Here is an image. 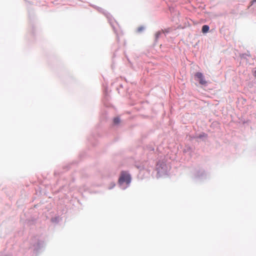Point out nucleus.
I'll list each match as a JSON object with an SVG mask.
<instances>
[{
  "mask_svg": "<svg viewBox=\"0 0 256 256\" xmlns=\"http://www.w3.org/2000/svg\"><path fill=\"white\" fill-rule=\"evenodd\" d=\"M131 181V178L129 174H127L125 172H122L120 174V176L118 180V182L122 184L124 182L126 184H129Z\"/></svg>",
  "mask_w": 256,
  "mask_h": 256,
  "instance_id": "f257e3e1",
  "label": "nucleus"
},
{
  "mask_svg": "<svg viewBox=\"0 0 256 256\" xmlns=\"http://www.w3.org/2000/svg\"><path fill=\"white\" fill-rule=\"evenodd\" d=\"M195 78L198 79L199 82V83L202 85H206L207 84V81L205 80L204 76L203 74L201 72H198L195 75Z\"/></svg>",
  "mask_w": 256,
  "mask_h": 256,
  "instance_id": "f03ea898",
  "label": "nucleus"
},
{
  "mask_svg": "<svg viewBox=\"0 0 256 256\" xmlns=\"http://www.w3.org/2000/svg\"><path fill=\"white\" fill-rule=\"evenodd\" d=\"M209 26L208 25H204L202 27V32L203 33H206L209 30Z\"/></svg>",
  "mask_w": 256,
  "mask_h": 256,
  "instance_id": "7ed1b4c3",
  "label": "nucleus"
},
{
  "mask_svg": "<svg viewBox=\"0 0 256 256\" xmlns=\"http://www.w3.org/2000/svg\"><path fill=\"white\" fill-rule=\"evenodd\" d=\"M120 122V120L118 118H115L114 119V122L116 124H118Z\"/></svg>",
  "mask_w": 256,
  "mask_h": 256,
  "instance_id": "20e7f679",
  "label": "nucleus"
},
{
  "mask_svg": "<svg viewBox=\"0 0 256 256\" xmlns=\"http://www.w3.org/2000/svg\"><path fill=\"white\" fill-rule=\"evenodd\" d=\"M254 76L256 78V70L254 72Z\"/></svg>",
  "mask_w": 256,
  "mask_h": 256,
  "instance_id": "39448f33",
  "label": "nucleus"
},
{
  "mask_svg": "<svg viewBox=\"0 0 256 256\" xmlns=\"http://www.w3.org/2000/svg\"><path fill=\"white\" fill-rule=\"evenodd\" d=\"M254 2H256V0H254Z\"/></svg>",
  "mask_w": 256,
  "mask_h": 256,
  "instance_id": "423d86ee",
  "label": "nucleus"
}]
</instances>
